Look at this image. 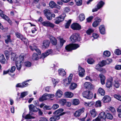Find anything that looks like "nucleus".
<instances>
[{
    "label": "nucleus",
    "instance_id": "obj_1",
    "mask_svg": "<svg viewBox=\"0 0 121 121\" xmlns=\"http://www.w3.org/2000/svg\"><path fill=\"white\" fill-rule=\"evenodd\" d=\"M79 45L78 44L72 43L66 46L65 48L68 51H71L73 50H75L79 47Z\"/></svg>",
    "mask_w": 121,
    "mask_h": 121
},
{
    "label": "nucleus",
    "instance_id": "obj_2",
    "mask_svg": "<svg viewBox=\"0 0 121 121\" xmlns=\"http://www.w3.org/2000/svg\"><path fill=\"white\" fill-rule=\"evenodd\" d=\"M68 112H64L60 113L58 115H54L50 118L49 120L50 121H56L60 119V116L63 115Z\"/></svg>",
    "mask_w": 121,
    "mask_h": 121
},
{
    "label": "nucleus",
    "instance_id": "obj_3",
    "mask_svg": "<svg viewBox=\"0 0 121 121\" xmlns=\"http://www.w3.org/2000/svg\"><path fill=\"white\" fill-rule=\"evenodd\" d=\"M73 76V74L71 73L68 78L63 79V83L65 86H67L70 84L71 82Z\"/></svg>",
    "mask_w": 121,
    "mask_h": 121
},
{
    "label": "nucleus",
    "instance_id": "obj_4",
    "mask_svg": "<svg viewBox=\"0 0 121 121\" xmlns=\"http://www.w3.org/2000/svg\"><path fill=\"white\" fill-rule=\"evenodd\" d=\"M82 96L88 99H91L93 97L92 93L89 91H84L82 94Z\"/></svg>",
    "mask_w": 121,
    "mask_h": 121
},
{
    "label": "nucleus",
    "instance_id": "obj_5",
    "mask_svg": "<svg viewBox=\"0 0 121 121\" xmlns=\"http://www.w3.org/2000/svg\"><path fill=\"white\" fill-rule=\"evenodd\" d=\"M65 17V13H63L61 15L56 17L55 19V23L57 24L63 21Z\"/></svg>",
    "mask_w": 121,
    "mask_h": 121
},
{
    "label": "nucleus",
    "instance_id": "obj_6",
    "mask_svg": "<svg viewBox=\"0 0 121 121\" xmlns=\"http://www.w3.org/2000/svg\"><path fill=\"white\" fill-rule=\"evenodd\" d=\"M85 109L84 108H82L80 109L76 110L74 113V116L76 117H79L81 114L84 111Z\"/></svg>",
    "mask_w": 121,
    "mask_h": 121
},
{
    "label": "nucleus",
    "instance_id": "obj_7",
    "mask_svg": "<svg viewBox=\"0 0 121 121\" xmlns=\"http://www.w3.org/2000/svg\"><path fill=\"white\" fill-rule=\"evenodd\" d=\"M78 72L80 77H83L85 75V72L84 69L80 65L78 67Z\"/></svg>",
    "mask_w": 121,
    "mask_h": 121
},
{
    "label": "nucleus",
    "instance_id": "obj_8",
    "mask_svg": "<svg viewBox=\"0 0 121 121\" xmlns=\"http://www.w3.org/2000/svg\"><path fill=\"white\" fill-rule=\"evenodd\" d=\"M71 28L74 30H79L81 29V26L77 23H74L71 26Z\"/></svg>",
    "mask_w": 121,
    "mask_h": 121
},
{
    "label": "nucleus",
    "instance_id": "obj_9",
    "mask_svg": "<svg viewBox=\"0 0 121 121\" xmlns=\"http://www.w3.org/2000/svg\"><path fill=\"white\" fill-rule=\"evenodd\" d=\"M79 38H80L79 37L77 34L73 35L70 38L71 41L73 42H74L77 40L79 41L80 39H79Z\"/></svg>",
    "mask_w": 121,
    "mask_h": 121
},
{
    "label": "nucleus",
    "instance_id": "obj_10",
    "mask_svg": "<svg viewBox=\"0 0 121 121\" xmlns=\"http://www.w3.org/2000/svg\"><path fill=\"white\" fill-rule=\"evenodd\" d=\"M33 114V113L30 112L29 114L25 115V113H24L22 114V117L25 119H34L35 117H34L31 116V115H32V114Z\"/></svg>",
    "mask_w": 121,
    "mask_h": 121
},
{
    "label": "nucleus",
    "instance_id": "obj_11",
    "mask_svg": "<svg viewBox=\"0 0 121 121\" xmlns=\"http://www.w3.org/2000/svg\"><path fill=\"white\" fill-rule=\"evenodd\" d=\"M83 86L84 88L89 90L92 89L93 87V85L91 83L88 82H86L84 84Z\"/></svg>",
    "mask_w": 121,
    "mask_h": 121
},
{
    "label": "nucleus",
    "instance_id": "obj_12",
    "mask_svg": "<svg viewBox=\"0 0 121 121\" xmlns=\"http://www.w3.org/2000/svg\"><path fill=\"white\" fill-rule=\"evenodd\" d=\"M49 45V42L48 40H45L43 41L42 48L44 49L48 48Z\"/></svg>",
    "mask_w": 121,
    "mask_h": 121
},
{
    "label": "nucleus",
    "instance_id": "obj_13",
    "mask_svg": "<svg viewBox=\"0 0 121 121\" xmlns=\"http://www.w3.org/2000/svg\"><path fill=\"white\" fill-rule=\"evenodd\" d=\"M41 24L44 26H49L52 27H54V24L51 23L49 21H45L41 23Z\"/></svg>",
    "mask_w": 121,
    "mask_h": 121
},
{
    "label": "nucleus",
    "instance_id": "obj_14",
    "mask_svg": "<svg viewBox=\"0 0 121 121\" xmlns=\"http://www.w3.org/2000/svg\"><path fill=\"white\" fill-rule=\"evenodd\" d=\"M96 20L92 23V26L94 27H96L99 24V23L101 21V19L99 17L95 18Z\"/></svg>",
    "mask_w": 121,
    "mask_h": 121
},
{
    "label": "nucleus",
    "instance_id": "obj_15",
    "mask_svg": "<svg viewBox=\"0 0 121 121\" xmlns=\"http://www.w3.org/2000/svg\"><path fill=\"white\" fill-rule=\"evenodd\" d=\"M98 117L101 119L102 121H106V115L104 112H103L100 113Z\"/></svg>",
    "mask_w": 121,
    "mask_h": 121
},
{
    "label": "nucleus",
    "instance_id": "obj_16",
    "mask_svg": "<svg viewBox=\"0 0 121 121\" xmlns=\"http://www.w3.org/2000/svg\"><path fill=\"white\" fill-rule=\"evenodd\" d=\"M29 107L30 110L33 112H36L38 110V109L33 104L30 105L29 106Z\"/></svg>",
    "mask_w": 121,
    "mask_h": 121
},
{
    "label": "nucleus",
    "instance_id": "obj_17",
    "mask_svg": "<svg viewBox=\"0 0 121 121\" xmlns=\"http://www.w3.org/2000/svg\"><path fill=\"white\" fill-rule=\"evenodd\" d=\"M90 113L91 116L92 117H95L97 115V113L95 109L91 110Z\"/></svg>",
    "mask_w": 121,
    "mask_h": 121
},
{
    "label": "nucleus",
    "instance_id": "obj_18",
    "mask_svg": "<svg viewBox=\"0 0 121 121\" xmlns=\"http://www.w3.org/2000/svg\"><path fill=\"white\" fill-rule=\"evenodd\" d=\"M29 47L31 50L33 51L35 50L38 52L39 55H40L41 54V51L39 50L37 48L36 46L34 45L33 46H30Z\"/></svg>",
    "mask_w": 121,
    "mask_h": 121
},
{
    "label": "nucleus",
    "instance_id": "obj_19",
    "mask_svg": "<svg viewBox=\"0 0 121 121\" xmlns=\"http://www.w3.org/2000/svg\"><path fill=\"white\" fill-rule=\"evenodd\" d=\"M111 100V97L108 95H105L103 97L102 101L104 103L108 102Z\"/></svg>",
    "mask_w": 121,
    "mask_h": 121
},
{
    "label": "nucleus",
    "instance_id": "obj_20",
    "mask_svg": "<svg viewBox=\"0 0 121 121\" xmlns=\"http://www.w3.org/2000/svg\"><path fill=\"white\" fill-rule=\"evenodd\" d=\"M112 78L107 81L106 84V86L107 87L110 88L112 86Z\"/></svg>",
    "mask_w": 121,
    "mask_h": 121
},
{
    "label": "nucleus",
    "instance_id": "obj_21",
    "mask_svg": "<svg viewBox=\"0 0 121 121\" xmlns=\"http://www.w3.org/2000/svg\"><path fill=\"white\" fill-rule=\"evenodd\" d=\"M99 76L100 79V81L102 85H104L105 83V76L102 74H100Z\"/></svg>",
    "mask_w": 121,
    "mask_h": 121
},
{
    "label": "nucleus",
    "instance_id": "obj_22",
    "mask_svg": "<svg viewBox=\"0 0 121 121\" xmlns=\"http://www.w3.org/2000/svg\"><path fill=\"white\" fill-rule=\"evenodd\" d=\"M52 52V50L49 49L46 52L43 53L42 54V56L44 58H45L50 54Z\"/></svg>",
    "mask_w": 121,
    "mask_h": 121
},
{
    "label": "nucleus",
    "instance_id": "obj_23",
    "mask_svg": "<svg viewBox=\"0 0 121 121\" xmlns=\"http://www.w3.org/2000/svg\"><path fill=\"white\" fill-rule=\"evenodd\" d=\"M24 56L23 55H21L19 56V57H17L16 58V60L15 62L21 63L22 62L24 59Z\"/></svg>",
    "mask_w": 121,
    "mask_h": 121
},
{
    "label": "nucleus",
    "instance_id": "obj_24",
    "mask_svg": "<svg viewBox=\"0 0 121 121\" xmlns=\"http://www.w3.org/2000/svg\"><path fill=\"white\" fill-rule=\"evenodd\" d=\"M6 59L5 58L3 54H0V62L2 64H4L5 63Z\"/></svg>",
    "mask_w": 121,
    "mask_h": 121
},
{
    "label": "nucleus",
    "instance_id": "obj_25",
    "mask_svg": "<svg viewBox=\"0 0 121 121\" xmlns=\"http://www.w3.org/2000/svg\"><path fill=\"white\" fill-rule=\"evenodd\" d=\"M50 39L51 43L54 45H56L57 43V41L56 39L54 37L51 36L50 37Z\"/></svg>",
    "mask_w": 121,
    "mask_h": 121
},
{
    "label": "nucleus",
    "instance_id": "obj_26",
    "mask_svg": "<svg viewBox=\"0 0 121 121\" xmlns=\"http://www.w3.org/2000/svg\"><path fill=\"white\" fill-rule=\"evenodd\" d=\"M99 31L100 33L102 34H104L105 32L104 27L103 25H101L99 28Z\"/></svg>",
    "mask_w": 121,
    "mask_h": 121
},
{
    "label": "nucleus",
    "instance_id": "obj_27",
    "mask_svg": "<svg viewBox=\"0 0 121 121\" xmlns=\"http://www.w3.org/2000/svg\"><path fill=\"white\" fill-rule=\"evenodd\" d=\"M59 74L62 76H64L66 74L65 70L63 69H60L58 70Z\"/></svg>",
    "mask_w": 121,
    "mask_h": 121
},
{
    "label": "nucleus",
    "instance_id": "obj_28",
    "mask_svg": "<svg viewBox=\"0 0 121 121\" xmlns=\"http://www.w3.org/2000/svg\"><path fill=\"white\" fill-rule=\"evenodd\" d=\"M62 91L59 89L56 91V97L60 98L62 96Z\"/></svg>",
    "mask_w": 121,
    "mask_h": 121
},
{
    "label": "nucleus",
    "instance_id": "obj_29",
    "mask_svg": "<svg viewBox=\"0 0 121 121\" xmlns=\"http://www.w3.org/2000/svg\"><path fill=\"white\" fill-rule=\"evenodd\" d=\"M65 94L66 97L67 98H71L73 96V94L70 92H66Z\"/></svg>",
    "mask_w": 121,
    "mask_h": 121
},
{
    "label": "nucleus",
    "instance_id": "obj_30",
    "mask_svg": "<svg viewBox=\"0 0 121 121\" xmlns=\"http://www.w3.org/2000/svg\"><path fill=\"white\" fill-rule=\"evenodd\" d=\"M11 59L13 61L15 62L16 60V58H17V56L16 54L13 53H12L11 54Z\"/></svg>",
    "mask_w": 121,
    "mask_h": 121
},
{
    "label": "nucleus",
    "instance_id": "obj_31",
    "mask_svg": "<svg viewBox=\"0 0 121 121\" xmlns=\"http://www.w3.org/2000/svg\"><path fill=\"white\" fill-rule=\"evenodd\" d=\"M48 98V97L47 95H43L39 99V100L40 101H42L46 100Z\"/></svg>",
    "mask_w": 121,
    "mask_h": 121
},
{
    "label": "nucleus",
    "instance_id": "obj_32",
    "mask_svg": "<svg viewBox=\"0 0 121 121\" xmlns=\"http://www.w3.org/2000/svg\"><path fill=\"white\" fill-rule=\"evenodd\" d=\"M104 4V3L102 1H101L99 2L97 5V7L98 8V9H100L102 7Z\"/></svg>",
    "mask_w": 121,
    "mask_h": 121
},
{
    "label": "nucleus",
    "instance_id": "obj_33",
    "mask_svg": "<svg viewBox=\"0 0 121 121\" xmlns=\"http://www.w3.org/2000/svg\"><path fill=\"white\" fill-rule=\"evenodd\" d=\"M98 93L102 95H104L105 94V91L104 89L101 88H99L98 90Z\"/></svg>",
    "mask_w": 121,
    "mask_h": 121
},
{
    "label": "nucleus",
    "instance_id": "obj_34",
    "mask_svg": "<svg viewBox=\"0 0 121 121\" xmlns=\"http://www.w3.org/2000/svg\"><path fill=\"white\" fill-rule=\"evenodd\" d=\"M77 86V84L72 83H71L70 86L69 87L70 90H73L76 88Z\"/></svg>",
    "mask_w": 121,
    "mask_h": 121
},
{
    "label": "nucleus",
    "instance_id": "obj_35",
    "mask_svg": "<svg viewBox=\"0 0 121 121\" xmlns=\"http://www.w3.org/2000/svg\"><path fill=\"white\" fill-rule=\"evenodd\" d=\"M6 58L7 60H8L10 56V53L8 51H5L4 52Z\"/></svg>",
    "mask_w": 121,
    "mask_h": 121
},
{
    "label": "nucleus",
    "instance_id": "obj_36",
    "mask_svg": "<svg viewBox=\"0 0 121 121\" xmlns=\"http://www.w3.org/2000/svg\"><path fill=\"white\" fill-rule=\"evenodd\" d=\"M28 94V92L27 91L23 92L21 93L20 95V98H24L26 95H27Z\"/></svg>",
    "mask_w": 121,
    "mask_h": 121
},
{
    "label": "nucleus",
    "instance_id": "obj_37",
    "mask_svg": "<svg viewBox=\"0 0 121 121\" xmlns=\"http://www.w3.org/2000/svg\"><path fill=\"white\" fill-rule=\"evenodd\" d=\"M85 19V16L83 13L80 14L79 16V19L80 21H82Z\"/></svg>",
    "mask_w": 121,
    "mask_h": 121
},
{
    "label": "nucleus",
    "instance_id": "obj_38",
    "mask_svg": "<svg viewBox=\"0 0 121 121\" xmlns=\"http://www.w3.org/2000/svg\"><path fill=\"white\" fill-rule=\"evenodd\" d=\"M95 107H100L101 106V101L100 100H98L96 102L95 105Z\"/></svg>",
    "mask_w": 121,
    "mask_h": 121
},
{
    "label": "nucleus",
    "instance_id": "obj_39",
    "mask_svg": "<svg viewBox=\"0 0 121 121\" xmlns=\"http://www.w3.org/2000/svg\"><path fill=\"white\" fill-rule=\"evenodd\" d=\"M16 65L17 69L18 70H20L21 68V63H19V62H15Z\"/></svg>",
    "mask_w": 121,
    "mask_h": 121
},
{
    "label": "nucleus",
    "instance_id": "obj_40",
    "mask_svg": "<svg viewBox=\"0 0 121 121\" xmlns=\"http://www.w3.org/2000/svg\"><path fill=\"white\" fill-rule=\"evenodd\" d=\"M38 55L36 53H34L32 55V59L33 60H37L39 59Z\"/></svg>",
    "mask_w": 121,
    "mask_h": 121
},
{
    "label": "nucleus",
    "instance_id": "obj_41",
    "mask_svg": "<svg viewBox=\"0 0 121 121\" xmlns=\"http://www.w3.org/2000/svg\"><path fill=\"white\" fill-rule=\"evenodd\" d=\"M103 55L105 56L109 57L110 55V53L109 51H106L104 52Z\"/></svg>",
    "mask_w": 121,
    "mask_h": 121
},
{
    "label": "nucleus",
    "instance_id": "obj_42",
    "mask_svg": "<svg viewBox=\"0 0 121 121\" xmlns=\"http://www.w3.org/2000/svg\"><path fill=\"white\" fill-rule=\"evenodd\" d=\"M107 118L110 120H112L113 118V116L112 115L109 113H107L106 115Z\"/></svg>",
    "mask_w": 121,
    "mask_h": 121
},
{
    "label": "nucleus",
    "instance_id": "obj_43",
    "mask_svg": "<svg viewBox=\"0 0 121 121\" xmlns=\"http://www.w3.org/2000/svg\"><path fill=\"white\" fill-rule=\"evenodd\" d=\"M79 100L77 99H74L73 101V104L75 105H77L79 103Z\"/></svg>",
    "mask_w": 121,
    "mask_h": 121
},
{
    "label": "nucleus",
    "instance_id": "obj_44",
    "mask_svg": "<svg viewBox=\"0 0 121 121\" xmlns=\"http://www.w3.org/2000/svg\"><path fill=\"white\" fill-rule=\"evenodd\" d=\"M0 14L1 17L4 19L6 20H9V18L8 17L2 13H0Z\"/></svg>",
    "mask_w": 121,
    "mask_h": 121
},
{
    "label": "nucleus",
    "instance_id": "obj_45",
    "mask_svg": "<svg viewBox=\"0 0 121 121\" xmlns=\"http://www.w3.org/2000/svg\"><path fill=\"white\" fill-rule=\"evenodd\" d=\"M113 97L116 99L121 101V96L120 95L117 94H115L113 95Z\"/></svg>",
    "mask_w": 121,
    "mask_h": 121
},
{
    "label": "nucleus",
    "instance_id": "obj_46",
    "mask_svg": "<svg viewBox=\"0 0 121 121\" xmlns=\"http://www.w3.org/2000/svg\"><path fill=\"white\" fill-rule=\"evenodd\" d=\"M76 5L78 6H80L82 4V0H75Z\"/></svg>",
    "mask_w": 121,
    "mask_h": 121
},
{
    "label": "nucleus",
    "instance_id": "obj_47",
    "mask_svg": "<svg viewBox=\"0 0 121 121\" xmlns=\"http://www.w3.org/2000/svg\"><path fill=\"white\" fill-rule=\"evenodd\" d=\"M50 6L52 8L54 7L56 5V4L53 1H51L49 3Z\"/></svg>",
    "mask_w": 121,
    "mask_h": 121
},
{
    "label": "nucleus",
    "instance_id": "obj_48",
    "mask_svg": "<svg viewBox=\"0 0 121 121\" xmlns=\"http://www.w3.org/2000/svg\"><path fill=\"white\" fill-rule=\"evenodd\" d=\"M102 67L100 66V65L99 64L95 66V68L97 70L99 71H101L102 70V68H101Z\"/></svg>",
    "mask_w": 121,
    "mask_h": 121
},
{
    "label": "nucleus",
    "instance_id": "obj_49",
    "mask_svg": "<svg viewBox=\"0 0 121 121\" xmlns=\"http://www.w3.org/2000/svg\"><path fill=\"white\" fill-rule=\"evenodd\" d=\"M21 39L24 42L25 44H27L28 43V40L25 38L23 37L22 38H21Z\"/></svg>",
    "mask_w": 121,
    "mask_h": 121
},
{
    "label": "nucleus",
    "instance_id": "obj_50",
    "mask_svg": "<svg viewBox=\"0 0 121 121\" xmlns=\"http://www.w3.org/2000/svg\"><path fill=\"white\" fill-rule=\"evenodd\" d=\"M99 64L100 65V66H101L102 67L105 65L106 64H107L106 62V61L105 60H103L101 62H99Z\"/></svg>",
    "mask_w": 121,
    "mask_h": 121
},
{
    "label": "nucleus",
    "instance_id": "obj_51",
    "mask_svg": "<svg viewBox=\"0 0 121 121\" xmlns=\"http://www.w3.org/2000/svg\"><path fill=\"white\" fill-rule=\"evenodd\" d=\"M59 102L60 104L63 105L65 104L66 102V100L65 99H61L59 101Z\"/></svg>",
    "mask_w": 121,
    "mask_h": 121
},
{
    "label": "nucleus",
    "instance_id": "obj_52",
    "mask_svg": "<svg viewBox=\"0 0 121 121\" xmlns=\"http://www.w3.org/2000/svg\"><path fill=\"white\" fill-rule=\"evenodd\" d=\"M71 20H69L65 26V28H68L70 26L71 22Z\"/></svg>",
    "mask_w": 121,
    "mask_h": 121
},
{
    "label": "nucleus",
    "instance_id": "obj_53",
    "mask_svg": "<svg viewBox=\"0 0 121 121\" xmlns=\"http://www.w3.org/2000/svg\"><path fill=\"white\" fill-rule=\"evenodd\" d=\"M43 12L45 16L51 13L50 11L47 9L44 10Z\"/></svg>",
    "mask_w": 121,
    "mask_h": 121
},
{
    "label": "nucleus",
    "instance_id": "obj_54",
    "mask_svg": "<svg viewBox=\"0 0 121 121\" xmlns=\"http://www.w3.org/2000/svg\"><path fill=\"white\" fill-rule=\"evenodd\" d=\"M94 30L90 28L87 30L86 31V33L89 35H90L93 32Z\"/></svg>",
    "mask_w": 121,
    "mask_h": 121
},
{
    "label": "nucleus",
    "instance_id": "obj_55",
    "mask_svg": "<svg viewBox=\"0 0 121 121\" xmlns=\"http://www.w3.org/2000/svg\"><path fill=\"white\" fill-rule=\"evenodd\" d=\"M114 86L117 88H118L120 86V84L118 81H115V83L114 84Z\"/></svg>",
    "mask_w": 121,
    "mask_h": 121
},
{
    "label": "nucleus",
    "instance_id": "obj_56",
    "mask_svg": "<svg viewBox=\"0 0 121 121\" xmlns=\"http://www.w3.org/2000/svg\"><path fill=\"white\" fill-rule=\"evenodd\" d=\"M7 39H5V42L7 44H8L9 42H11V40L10 39V35H8L7 36Z\"/></svg>",
    "mask_w": 121,
    "mask_h": 121
},
{
    "label": "nucleus",
    "instance_id": "obj_57",
    "mask_svg": "<svg viewBox=\"0 0 121 121\" xmlns=\"http://www.w3.org/2000/svg\"><path fill=\"white\" fill-rule=\"evenodd\" d=\"M65 41L62 38L60 39V45L62 47L64 43L65 42Z\"/></svg>",
    "mask_w": 121,
    "mask_h": 121
},
{
    "label": "nucleus",
    "instance_id": "obj_58",
    "mask_svg": "<svg viewBox=\"0 0 121 121\" xmlns=\"http://www.w3.org/2000/svg\"><path fill=\"white\" fill-rule=\"evenodd\" d=\"M27 80L26 82H24L22 83V84L23 87H25L27 86L28 85V84L26 83V82H28L29 80Z\"/></svg>",
    "mask_w": 121,
    "mask_h": 121
},
{
    "label": "nucleus",
    "instance_id": "obj_59",
    "mask_svg": "<svg viewBox=\"0 0 121 121\" xmlns=\"http://www.w3.org/2000/svg\"><path fill=\"white\" fill-rule=\"evenodd\" d=\"M115 53L117 55H120L121 54V51L119 49H117L115 50Z\"/></svg>",
    "mask_w": 121,
    "mask_h": 121
},
{
    "label": "nucleus",
    "instance_id": "obj_60",
    "mask_svg": "<svg viewBox=\"0 0 121 121\" xmlns=\"http://www.w3.org/2000/svg\"><path fill=\"white\" fill-rule=\"evenodd\" d=\"M15 35L17 37L21 39V38H22L23 37L22 35L18 32L16 33Z\"/></svg>",
    "mask_w": 121,
    "mask_h": 121
},
{
    "label": "nucleus",
    "instance_id": "obj_61",
    "mask_svg": "<svg viewBox=\"0 0 121 121\" xmlns=\"http://www.w3.org/2000/svg\"><path fill=\"white\" fill-rule=\"evenodd\" d=\"M24 65L26 67H29L31 66V63L30 62L27 61L25 62Z\"/></svg>",
    "mask_w": 121,
    "mask_h": 121
},
{
    "label": "nucleus",
    "instance_id": "obj_62",
    "mask_svg": "<svg viewBox=\"0 0 121 121\" xmlns=\"http://www.w3.org/2000/svg\"><path fill=\"white\" fill-rule=\"evenodd\" d=\"M87 61V62L90 64H92L94 62V60L93 59L91 58L88 59Z\"/></svg>",
    "mask_w": 121,
    "mask_h": 121
},
{
    "label": "nucleus",
    "instance_id": "obj_63",
    "mask_svg": "<svg viewBox=\"0 0 121 121\" xmlns=\"http://www.w3.org/2000/svg\"><path fill=\"white\" fill-rule=\"evenodd\" d=\"M48 20H52V17H51V13H50L45 16Z\"/></svg>",
    "mask_w": 121,
    "mask_h": 121
},
{
    "label": "nucleus",
    "instance_id": "obj_64",
    "mask_svg": "<svg viewBox=\"0 0 121 121\" xmlns=\"http://www.w3.org/2000/svg\"><path fill=\"white\" fill-rule=\"evenodd\" d=\"M59 107V105L57 104H54L52 106V108L54 109H57Z\"/></svg>",
    "mask_w": 121,
    "mask_h": 121
}]
</instances>
